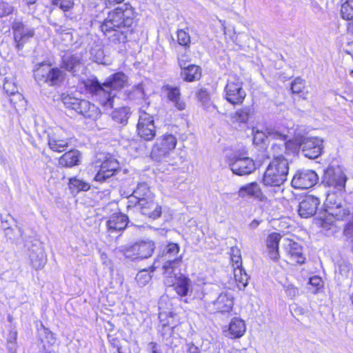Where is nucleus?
<instances>
[{"instance_id":"1","label":"nucleus","mask_w":353,"mask_h":353,"mask_svg":"<svg viewBox=\"0 0 353 353\" xmlns=\"http://www.w3.org/2000/svg\"><path fill=\"white\" fill-rule=\"evenodd\" d=\"M134 8L124 3L110 11L100 28L108 40L114 43H124L132 34L131 26L134 23Z\"/></svg>"},{"instance_id":"2","label":"nucleus","mask_w":353,"mask_h":353,"mask_svg":"<svg viewBox=\"0 0 353 353\" xmlns=\"http://www.w3.org/2000/svg\"><path fill=\"white\" fill-rule=\"evenodd\" d=\"M127 81V77L123 72L115 73L101 83L97 77L86 79L83 81L85 90L95 97L100 104L106 108H112L116 92L123 88Z\"/></svg>"},{"instance_id":"3","label":"nucleus","mask_w":353,"mask_h":353,"mask_svg":"<svg viewBox=\"0 0 353 353\" xmlns=\"http://www.w3.org/2000/svg\"><path fill=\"white\" fill-rule=\"evenodd\" d=\"M179 246L176 243H171L167 245L162 252L158 255L154 265L158 267V264L162 265L163 274L165 276L176 278L174 271L181 262V255L179 254ZM171 283L174 281L171 280Z\"/></svg>"},{"instance_id":"4","label":"nucleus","mask_w":353,"mask_h":353,"mask_svg":"<svg viewBox=\"0 0 353 353\" xmlns=\"http://www.w3.org/2000/svg\"><path fill=\"white\" fill-rule=\"evenodd\" d=\"M57 67H52V63L41 62L34 68V77L40 85L47 84L49 86L60 87L64 82L66 73Z\"/></svg>"},{"instance_id":"5","label":"nucleus","mask_w":353,"mask_h":353,"mask_svg":"<svg viewBox=\"0 0 353 353\" xmlns=\"http://www.w3.org/2000/svg\"><path fill=\"white\" fill-rule=\"evenodd\" d=\"M289 163L282 155L274 157L264 173L263 182L266 186H279L287 179Z\"/></svg>"},{"instance_id":"6","label":"nucleus","mask_w":353,"mask_h":353,"mask_svg":"<svg viewBox=\"0 0 353 353\" xmlns=\"http://www.w3.org/2000/svg\"><path fill=\"white\" fill-rule=\"evenodd\" d=\"M62 102L65 108L73 110L85 119L96 120L100 115L99 108L86 99L66 95L63 97Z\"/></svg>"},{"instance_id":"7","label":"nucleus","mask_w":353,"mask_h":353,"mask_svg":"<svg viewBox=\"0 0 353 353\" xmlns=\"http://www.w3.org/2000/svg\"><path fill=\"white\" fill-rule=\"evenodd\" d=\"M155 243L150 239L139 241L132 245L121 246L118 252L126 259L142 260L150 257L155 249Z\"/></svg>"},{"instance_id":"8","label":"nucleus","mask_w":353,"mask_h":353,"mask_svg":"<svg viewBox=\"0 0 353 353\" xmlns=\"http://www.w3.org/2000/svg\"><path fill=\"white\" fill-rule=\"evenodd\" d=\"M243 85V83L239 76L230 74L224 88L225 99L233 105L242 104L247 95Z\"/></svg>"},{"instance_id":"9","label":"nucleus","mask_w":353,"mask_h":353,"mask_svg":"<svg viewBox=\"0 0 353 353\" xmlns=\"http://www.w3.org/2000/svg\"><path fill=\"white\" fill-rule=\"evenodd\" d=\"M300 151L306 158L314 159L321 156L323 150V140L317 137H300Z\"/></svg>"},{"instance_id":"10","label":"nucleus","mask_w":353,"mask_h":353,"mask_svg":"<svg viewBox=\"0 0 353 353\" xmlns=\"http://www.w3.org/2000/svg\"><path fill=\"white\" fill-rule=\"evenodd\" d=\"M12 30L18 51L22 50L24 45L34 36V28L28 26L19 20H14L12 23Z\"/></svg>"},{"instance_id":"11","label":"nucleus","mask_w":353,"mask_h":353,"mask_svg":"<svg viewBox=\"0 0 353 353\" xmlns=\"http://www.w3.org/2000/svg\"><path fill=\"white\" fill-rule=\"evenodd\" d=\"M203 300L206 306L210 307L214 312L225 313L230 312L234 305L232 295L228 292H223L219 294L216 299L211 301L208 294L203 296Z\"/></svg>"},{"instance_id":"12","label":"nucleus","mask_w":353,"mask_h":353,"mask_svg":"<svg viewBox=\"0 0 353 353\" xmlns=\"http://www.w3.org/2000/svg\"><path fill=\"white\" fill-rule=\"evenodd\" d=\"M347 176L340 167H329L325 171L322 183L328 187H332L341 191L345 188Z\"/></svg>"},{"instance_id":"13","label":"nucleus","mask_w":353,"mask_h":353,"mask_svg":"<svg viewBox=\"0 0 353 353\" xmlns=\"http://www.w3.org/2000/svg\"><path fill=\"white\" fill-rule=\"evenodd\" d=\"M228 165L232 172L239 176L250 174L256 169L252 159L236 154L228 159Z\"/></svg>"},{"instance_id":"14","label":"nucleus","mask_w":353,"mask_h":353,"mask_svg":"<svg viewBox=\"0 0 353 353\" xmlns=\"http://www.w3.org/2000/svg\"><path fill=\"white\" fill-rule=\"evenodd\" d=\"M139 136L145 141H151L156 136V126L153 117L141 112L137 125Z\"/></svg>"},{"instance_id":"15","label":"nucleus","mask_w":353,"mask_h":353,"mask_svg":"<svg viewBox=\"0 0 353 353\" xmlns=\"http://www.w3.org/2000/svg\"><path fill=\"white\" fill-rule=\"evenodd\" d=\"M318 180V175L313 170H299L292 180V185L296 189H307L314 186Z\"/></svg>"},{"instance_id":"16","label":"nucleus","mask_w":353,"mask_h":353,"mask_svg":"<svg viewBox=\"0 0 353 353\" xmlns=\"http://www.w3.org/2000/svg\"><path fill=\"white\" fill-rule=\"evenodd\" d=\"M61 68L70 72L73 76L79 75V73L83 70L81 54L65 52L61 58Z\"/></svg>"},{"instance_id":"17","label":"nucleus","mask_w":353,"mask_h":353,"mask_svg":"<svg viewBox=\"0 0 353 353\" xmlns=\"http://www.w3.org/2000/svg\"><path fill=\"white\" fill-rule=\"evenodd\" d=\"M119 168V162L112 157L104 160L100 170L96 174L94 180L101 183L105 182L108 179L115 174Z\"/></svg>"},{"instance_id":"18","label":"nucleus","mask_w":353,"mask_h":353,"mask_svg":"<svg viewBox=\"0 0 353 353\" xmlns=\"http://www.w3.org/2000/svg\"><path fill=\"white\" fill-rule=\"evenodd\" d=\"M320 204V199L313 195H306L299 203L298 213L303 219L313 216Z\"/></svg>"},{"instance_id":"19","label":"nucleus","mask_w":353,"mask_h":353,"mask_svg":"<svg viewBox=\"0 0 353 353\" xmlns=\"http://www.w3.org/2000/svg\"><path fill=\"white\" fill-rule=\"evenodd\" d=\"M283 248L288 263L300 264L304 263L305 258L303 254V249L298 243L287 239H285Z\"/></svg>"},{"instance_id":"20","label":"nucleus","mask_w":353,"mask_h":353,"mask_svg":"<svg viewBox=\"0 0 353 353\" xmlns=\"http://www.w3.org/2000/svg\"><path fill=\"white\" fill-rule=\"evenodd\" d=\"M238 196L241 199L252 198L259 201H264L267 197L256 182H252L241 186L238 191Z\"/></svg>"},{"instance_id":"21","label":"nucleus","mask_w":353,"mask_h":353,"mask_svg":"<svg viewBox=\"0 0 353 353\" xmlns=\"http://www.w3.org/2000/svg\"><path fill=\"white\" fill-rule=\"evenodd\" d=\"M167 99L178 110H183L185 108V103L181 99L180 88L178 86L165 85L162 88Z\"/></svg>"},{"instance_id":"22","label":"nucleus","mask_w":353,"mask_h":353,"mask_svg":"<svg viewBox=\"0 0 353 353\" xmlns=\"http://www.w3.org/2000/svg\"><path fill=\"white\" fill-rule=\"evenodd\" d=\"M29 256L30 265L36 270L42 269L46 263L47 258L40 244L32 246L29 250Z\"/></svg>"},{"instance_id":"23","label":"nucleus","mask_w":353,"mask_h":353,"mask_svg":"<svg viewBox=\"0 0 353 353\" xmlns=\"http://www.w3.org/2000/svg\"><path fill=\"white\" fill-rule=\"evenodd\" d=\"M128 217L124 214H113L106 222L108 231L116 233L123 231L128 225Z\"/></svg>"},{"instance_id":"24","label":"nucleus","mask_w":353,"mask_h":353,"mask_svg":"<svg viewBox=\"0 0 353 353\" xmlns=\"http://www.w3.org/2000/svg\"><path fill=\"white\" fill-rule=\"evenodd\" d=\"M141 212L149 218L156 219L161 214V208L155 201L154 198L148 200H143L138 203Z\"/></svg>"},{"instance_id":"25","label":"nucleus","mask_w":353,"mask_h":353,"mask_svg":"<svg viewBox=\"0 0 353 353\" xmlns=\"http://www.w3.org/2000/svg\"><path fill=\"white\" fill-rule=\"evenodd\" d=\"M48 145L54 152H62L68 147V139L62 137L60 130L48 134Z\"/></svg>"},{"instance_id":"26","label":"nucleus","mask_w":353,"mask_h":353,"mask_svg":"<svg viewBox=\"0 0 353 353\" xmlns=\"http://www.w3.org/2000/svg\"><path fill=\"white\" fill-rule=\"evenodd\" d=\"M281 239V234L276 232L270 234L267 238V252L272 260L276 261L279 258V243Z\"/></svg>"},{"instance_id":"27","label":"nucleus","mask_w":353,"mask_h":353,"mask_svg":"<svg viewBox=\"0 0 353 353\" xmlns=\"http://www.w3.org/2000/svg\"><path fill=\"white\" fill-rule=\"evenodd\" d=\"M300 137L295 141L290 140L288 138L283 143H274L272 149L275 152H280L285 150V154L296 153L300 151Z\"/></svg>"},{"instance_id":"28","label":"nucleus","mask_w":353,"mask_h":353,"mask_svg":"<svg viewBox=\"0 0 353 353\" xmlns=\"http://www.w3.org/2000/svg\"><path fill=\"white\" fill-rule=\"evenodd\" d=\"M246 327L245 322L237 317L233 318L228 326V336L232 339L241 337L245 332Z\"/></svg>"},{"instance_id":"29","label":"nucleus","mask_w":353,"mask_h":353,"mask_svg":"<svg viewBox=\"0 0 353 353\" xmlns=\"http://www.w3.org/2000/svg\"><path fill=\"white\" fill-rule=\"evenodd\" d=\"M132 196L137 200V204L142 202L143 200H148L154 198V195L145 183H139L136 189L133 191Z\"/></svg>"},{"instance_id":"30","label":"nucleus","mask_w":353,"mask_h":353,"mask_svg":"<svg viewBox=\"0 0 353 353\" xmlns=\"http://www.w3.org/2000/svg\"><path fill=\"white\" fill-rule=\"evenodd\" d=\"M179 65L183 70L181 72L183 78L186 81H194L199 80L201 78V72L200 68L195 65H190L188 67H185V64H182L179 61Z\"/></svg>"},{"instance_id":"31","label":"nucleus","mask_w":353,"mask_h":353,"mask_svg":"<svg viewBox=\"0 0 353 353\" xmlns=\"http://www.w3.org/2000/svg\"><path fill=\"white\" fill-rule=\"evenodd\" d=\"M131 115L130 108L127 106L115 108L111 113L112 119L119 124L125 125Z\"/></svg>"},{"instance_id":"32","label":"nucleus","mask_w":353,"mask_h":353,"mask_svg":"<svg viewBox=\"0 0 353 353\" xmlns=\"http://www.w3.org/2000/svg\"><path fill=\"white\" fill-rule=\"evenodd\" d=\"M80 153L78 150H70L63 154L59 159V163L63 167H72L79 164Z\"/></svg>"},{"instance_id":"33","label":"nucleus","mask_w":353,"mask_h":353,"mask_svg":"<svg viewBox=\"0 0 353 353\" xmlns=\"http://www.w3.org/2000/svg\"><path fill=\"white\" fill-rule=\"evenodd\" d=\"M174 326H170L166 323H163L159 327V333L162 338V341L170 347H172L174 344Z\"/></svg>"},{"instance_id":"34","label":"nucleus","mask_w":353,"mask_h":353,"mask_svg":"<svg viewBox=\"0 0 353 353\" xmlns=\"http://www.w3.org/2000/svg\"><path fill=\"white\" fill-rule=\"evenodd\" d=\"M155 143L171 154L176 145L177 140L173 134H165L157 139Z\"/></svg>"},{"instance_id":"35","label":"nucleus","mask_w":353,"mask_h":353,"mask_svg":"<svg viewBox=\"0 0 353 353\" xmlns=\"http://www.w3.org/2000/svg\"><path fill=\"white\" fill-rule=\"evenodd\" d=\"M170 154L165 151L163 148L157 143H154L152 146L150 158L156 162H168Z\"/></svg>"},{"instance_id":"36","label":"nucleus","mask_w":353,"mask_h":353,"mask_svg":"<svg viewBox=\"0 0 353 353\" xmlns=\"http://www.w3.org/2000/svg\"><path fill=\"white\" fill-rule=\"evenodd\" d=\"M90 59L94 62L101 64L106 63L105 56L104 54L103 47L101 44H94L90 50Z\"/></svg>"},{"instance_id":"37","label":"nucleus","mask_w":353,"mask_h":353,"mask_svg":"<svg viewBox=\"0 0 353 353\" xmlns=\"http://www.w3.org/2000/svg\"><path fill=\"white\" fill-rule=\"evenodd\" d=\"M234 276L239 290H244L248 285L250 279L241 266L234 268Z\"/></svg>"},{"instance_id":"38","label":"nucleus","mask_w":353,"mask_h":353,"mask_svg":"<svg viewBox=\"0 0 353 353\" xmlns=\"http://www.w3.org/2000/svg\"><path fill=\"white\" fill-rule=\"evenodd\" d=\"M252 110L250 106H243L233 114L232 119L234 121L245 123L249 120Z\"/></svg>"},{"instance_id":"39","label":"nucleus","mask_w":353,"mask_h":353,"mask_svg":"<svg viewBox=\"0 0 353 353\" xmlns=\"http://www.w3.org/2000/svg\"><path fill=\"white\" fill-rule=\"evenodd\" d=\"M190 285V280L185 277L180 278L176 283H174L176 292L181 296L188 295Z\"/></svg>"},{"instance_id":"40","label":"nucleus","mask_w":353,"mask_h":353,"mask_svg":"<svg viewBox=\"0 0 353 353\" xmlns=\"http://www.w3.org/2000/svg\"><path fill=\"white\" fill-rule=\"evenodd\" d=\"M145 97L146 94L141 84L134 87L129 94L130 99L134 101L136 103H141V101H146L147 99Z\"/></svg>"},{"instance_id":"41","label":"nucleus","mask_w":353,"mask_h":353,"mask_svg":"<svg viewBox=\"0 0 353 353\" xmlns=\"http://www.w3.org/2000/svg\"><path fill=\"white\" fill-rule=\"evenodd\" d=\"M341 14L343 19L353 20V0H347L342 4Z\"/></svg>"},{"instance_id":"42","label":"nucleus","mask_w":353,"mask_h":353,"mask_svg":"<svg viewBox=\"0 0 353 353\" xmlns=\"http://www.w3.org/2000/svg\"><path fill=\"white\" fill-rule=\"evenodd\" d=\"M269 128H265L263 130H259L256 128H254L252 130L253 132V142L254 144L259 145L265 141V139L269 138V134H268Z\"/></svg>"},{"instance_id":"43","label":"nucleus","mask_w":353,"mask_h":353,"mask_svg":"<svg viewBox=\"0 0 353 353\" xmlns=\"http://www.w3.org/2000/svg\"><path fill=\"white\" fill-rule=\"evenodd\" d=\"M152 275L147 270H142L139 271L135 277L137 283L140 287L146 285L151 280Z\"/></svg>"},{"instance_id":"44","label":"nucleus","mask_w":353,"mask_h":353,"mask_svg":"<svg viewBox=\"0 0 353 353\" xmlns=\"http://www.w3.org/2000/svg\"><path fill=\"white\" fill-rule=\"evenodd\" d=\"M70 188L71 189H76L78 192L87 191L90 188V185L87 182L77 178H73L70 180Z\"/></svg>"},{"instance_id":"45","label":"nucleus","mask_w":353,"mask_h":353,"mask_svg":"<svg viewBox=\"0 0 353 353\" xmlns=\"http://www.w3.org/2000/svg\"><path fill=\"white\" fill-rule=\"evenodd\" d=\"M177 41L180 46L188 48L190 44V37L188 32L183 30H179L177 31Z\"/></svg>"},{"instance_id":"46","label":"nucleus","mask_w":353,"mask_h":353,"mask_svg":"<svg viewBox=\"0 0 353 353\" xmlns=\"http://www.w3.org/2000/svg\"><path fill=\"white\" fill-rule=\"evenodd\" d=\"M52 3L64 12L70 10L74 6L73 0H52Z\"/></svg>"},{"instance_id":"47","label":"nucleus","mask_w":353,"mask_h":353,"mask_svg":"<svg viewBox=\"0 0 353 353\" xmlns=\"http://www.w3.org/2000/svg\"><path fill=\"white\" fill-rule=\"evenodd\" d=\"M231 260L233 263V266L236 268L241 266V256L240 250L237 247H232L231 248Z\"/></svg>"},{"instance_id":"48","label":"nucleus","mask_w":353,"mask_h":353,"mask_svg":"<svg viewBox=\"0 0 353 353\" xmlns=\"http://www.w3.org/2000/svg\"><path fill=\"white\" fill-rule=\"evenodd\" d=\"M305 88V81L300 77L296 78L291 83V90L293 93L299 94Z\"/></svg>"},{"instance_id":"49","label":"nucleus","mask_w":353,"mask_h":353,"mask_svg":"<svg viewBox=\"0 0 353 353\" xmlns=\"http://www.w3.org/2000/svg\"><path fill=\"white\" fill-rule=\"evenodd\" d=\"M268 134H269V138H271L272 139L275 140H279L283 141V143L287 140L288 138V136L281 132H279V130L276 129L269 128Z\"/></svg>"},{"instance_id":"50","label":"nucleus","mask_w":353,"mask_h":353,"mask_svg":"<svg viewBox=\"0 0 353 353\" xmlns=\"http://www.w3.org/2000/svg\"><path fill=\"white\" fill-rule=\"evenodd\" d=\"M196 97L203 105H206L210 103V96L206 89H200L196 93Z\"/></svg>"},{"instance_id":"51","label":"nucleus","mask_w":353,"mask_h":353,"mask_svg":"<svg viewBox=\"0 0 353 353\" xmlns=\"http://www.w3.org/2000/svg\"><path fill=\"white\" fill-rule=\"evenodd\" d=\"M13 10V7L8 3L0 2V18L12 14Z\"/></svg>"},{"instance_id":"52","label":"nucleus","mask_w":353,"mask_h":353,"mask_svg":"<svg viewBox=\"0 0 353 353\" xmlns=\"http://www.w3.org/2000/svg\"><path fill=\"white\" fill-rule=\"evenodd\" d=\"M3 89L8 94L11 95L14 94L17 92V87L8 81L5 82Z\"/></svg>"},{"instance_id":"53","label":"nucleus","mask_w":353,"mask_h":353,"mask_svg":"<svg viewBox=\"0 0 353 353\" xmlns=\"http://www.w3.org/2000/svg\"><path fill=\"white\" fill-rule=\"evenodd\" d=\"M309 283L319 289L322 285V280L320 277L314 276L310 278Z\"/></svg>"},{"instance_id":"54","label":"nucleus","mask_w":353,"mask_h":353,"mask_svg":"<svg viewBox=\"0 0 353 353\" xmlns=\"http://www.w3.org/2000/svg\"><path fill=\"white\" fill-rule=\"evenodd\" d=\"M45 334H46V338L47 340L48 343L49 344L48 346H51L54 344L56 339L54 337L53 334L49 331L48 329L45 330Z\"/></svg>"},{"instance_id":"55","label":"nucleus","mask_w":353,"mask_h":353,"mask_svg":"<svg viewBox=\"0 0 353 353\" xmlns=\"http://www.w3.org/2000/svg\"><path fill=\"white\" fill-rule=\"evenodd\" d=\"M187 346L188 353H200L201 352L199 348L192 343H188Z\"/></svg>"},{"instance_id":"56","label":"nucleus","mask_w":353,"mask_h":353,"mask_svg":"<svg viewBox=\"0 0 353 353\" xmlns=\"http://www.w3.org/2000/svg\"><path fill=\"white\" fill-rule=\"evenodd\" d=\"M54 26L55 27V31L57 33H60V34L65 32L68 30L66 27H65L63 26H58L57 23H54Z\"/></svg>"},{"instance_id":"57","label":"nucleus","mask_w":353,"mask_h":353,"mask_svg":"<svg viewBox=\"0 0 353 353\" xmlns=\"http://www.w3.org/2000/svg\"><path fill=\"white\" fill-rule=\"evenodd\" d=\"M105 5L108 7V6H114L115 4L121 3L124 0H105Z\"/></svg>"},{"instance_id":"58","label":"nucleus","mask_w":353,"mask_h":353,"mask_svg":"<svg viewBox=\"0 0 353 353\" xmlns=\"http://www.w3.org/2000/svg\"><path fill=\"white\" fill-rule=\"evenodd\" d=\"M332 221H330L328 219H323L321 221L320 223H321V226L323 228H329V225L331 224Z\"/></svg>"},{"instance_id":"59","label":"nucleus","mask_w":353,"mask_h":353,"mask_svg":"<svg viewBox=\"0 0 353 353\" xmlns=\"http://www.w3.org/2000/svg\"><path fill=\"white\" fill-rule=\"evenodd\" d=\"M260 223V221H257V220H253L249 225V228L251 229V230H254L256 229L259 225Z\"/></svg>"},{"instance_id":"60","label":"nucleus","mask_w":353,"mask_h":353,"mask_svg":"<svg viewBox=\"0 0 353 353\" xmlns=\"http://www.w3.org/2000/svg\"><path fill=\"white\" fill-rule=\"evenodd\" d=\"M149 346L152 349V353L158 352L157 350V343L151 342V343H149Z\"/></svg>"},{"instance_id":"61","label":"nucleus","mask_w":353,"mask_h":353,"mask_svg":"<svg viewBox=\"0 0 353 353\" xmlns=\"http://www.w3.org/2000/svg\"><path fill=\"white\" fill-rule=\"evenodd\" d=\"M287 292H289V294L290 295H292V296H295L296 293V289L294 288H288L287 290Z\"/></svg>"},{"instance_id":"62","label":"nucleus","mask_w":353,"mask_h":353,"mask_svg":"<svg viewBox=\"0 0 353 353\" xmlns=\"http://www.w3.org/2000/svg\"><path fill=\"white\" fill-rule=\"evenodd\" d=\"M343 216H347V215L350 214V213H351V210L349 208H344L343 210Z\"/></svg>"},{"instance_id":"63","label":"nucleus","mask_w":353,"mask_h":353,"mask_svg":"<svg viewBox=\"0 0 353 353\" xmlns=\"http://www.w3.org/2000/svg\"><path fill=\"white\" fill-rule=\"evenodd\" d=\"M23 1L25 2V3L28 6H30V5H32V4H34L37 1V0H23Z\"/></svg>"},{"instance_id":"64","label":"nucleus","mask_w":353,"mask_h":353,"mask_svg":"<svg viewBox=\"0 0 353 353\" xmlns=\"http://www.w3.org/2000/svg\"><path fill=\"white\" fill-rule=\"evenodd\" d=\"M43 347H44V350H43V353H50V352H48L47 350H46V344L43 345Z\"/></svg>"}]
</instances>
